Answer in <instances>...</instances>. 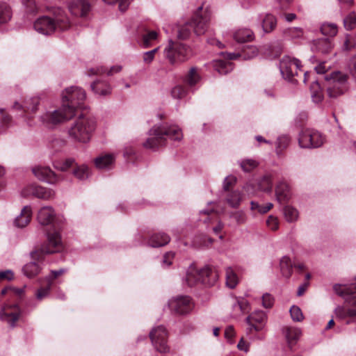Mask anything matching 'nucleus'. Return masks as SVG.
Instances as JSON below:
<instances>
[{
    "label": "nucleus",
    "mask_w": 356,
    "mask_h": 356,
    "mask_svg": "<svg viewBox=\"0 0 356 356\" xmlns=\"http://www.w3.org/2000/svg\"><path fill=\"white\" fill-rule=\"evenodd\" d=\"M210 20V11L207 8L203 10L202 6H200L190 22V26L197 35H201L207 31Z\"/></svg>",
    "instance_id": "nucleus-9"
},
{
    "label": "nucleus",
    "mask_w": 356,
    "mask_h": 356,
    "mask_svg": "<svg viewBox=\"0 0 356 356\" xmlns=\"http://www.w3.org/2000/svg\"><path fill=\"white\" fill-rule=\"evenodd\" d=\"M277 200L280 203L287 202L291 197V192L289 185L284 181L278 183L275 188Z\"/></svg>",
    "instance_id": "nucleus-21"
},
{
    "label": "nucleus",
    "mask_w": 356,
    "mask_h": 356,
    "mask_svg": "<svg viewBox=\"0 0 356 356\" xmlns=\"http://www.w3.org/2000/svg\"><path fill=\"white\" fill-rule=\"evenodd\" d=\"M261 22V26L263 31L266 33L272 32L277 26V19L275 17L271 14H266L265 15L260 17Z\"/></svg>",
    "instance_id": "nucleus-27"
},
{
    "label": "nucleus",
    "mask_w": 356,
    "mask_h": 356,
    "mask_svg": "<svg viewBox=\"0 0 356 356\" xmlns=\"http://www.w3.org/2000/svg\"><path fill=\"white\" fill-rule=\"evenodd\" d=\"M69 10L74 16L86 17L91 10V5L88 0H77L69 5Z\"/></svg>",
    "instance_id": "nucleus-18"
},
{
    "label": "nucleus",
    "mask_w": 356,
    "mask_h": 356,
    "mask_svg": "<svg viewBox=\"0 0 356 356\" xmlns=\"http://www.w3.org/2000/svg\"><path fill=\"white\" fill-rule=\"evenodd\" d=\"M274 299L269 293H265L262 296V305L265 308H270L273 306Z\"/></svg>",
    "instance_id": "nucleus-59"
},
{
    "label": "nucleus",
    "mask_w": 356,
    "mask_h": 356,
    "mask_svg": "<svg viewBox=\"0 0 356 356\" xmlns=\"http://www.w3.org/2000/svg\"><path fill=\"white\" fill-rule=\"evenodd\" d=\"M236 182V178L233 176L227 177L223 181V191L227 193L229 191V188Z\"/></svg>",
    "instance_id": "nucleus-57"
},
{
    "label": "nucleus",
    "mask_w": 356,
    "mask_h": 356,
    "mask_svg": "<svg viewBox=\"0 0 356 356\" xmlns=\"http://www.w3.org/2000/svg\"><path fill=\"white\" fill-rule=\"evenodd\" d=\"M149 138L143 143L145 148L156 149L165 145L166 137L179 141L183 138L181 130L175 125L154 126L149 132Z\"/></svg>",
    "instance_id": "nucleus-3"
},
{
    "label": "nucleus",
    "mask_w": 356,
    "mask_h": 356,
    "mask_svg": "<svg viewBox=\"0 0 356 356\" xmlns=\"http://www.w3.org/2000/svg\"><path fill=\"white\" fill-rule=\"evenodd\" d=\"M154 59V56L149 51L143 54V60L146 64H150Z\"/></svg>",
    "instance_id": "nucleus-63"
},
{
    "label": "nucleus",
    "mask_w": 356,
    "mask_h": 356,
    "mask_svg": "<svg viewBox=\"0 0 356 356\" xmlns=\"http://www.w3.org/2000/svg\"><path fill=\"white\" fill-rule=\"evenodd\" d=\"M149 337L153 346L158 352H170V347L167 344L168 332L165 327L159 325L154 327L149 333Z\"/></svg>",
    "instance_id": "nucleus-11"
},
{
    "label": "nucleus",
    "mask_w": 356,
    "mask_h": 356,
    "mask_svg": "<svg viewBox=\"0 0 356 356\" xmlns=\"http://www.w3.org/2000/svg\"><path fill=\"white\" fill-rule=\"evenodd\" d=\"M86 97L85 91L78 87L66 88L62 94V107L54 112H47L40 117L41 120L47 124H57L71 119L75 111L79 107Z\"/></svg>",
    "instance_id": "nucleus-1"
},
{
    "label": "nucleus",
    "mask_w": 356,
    "mask_h": 356,
    "mask_svg": "<svg viewBox=\"0 0 356 356\" xmlns=\"http://www.w3.org/2000/svg\"><path fill=\"white\" fill-rule=\"evenodd\" d=\"M280 270L284 277L289 278L292 275L293 264L291 259L287 256L281 258L280 262Z\"/></svg>",
    "instance_id": "nucleus-31"
},
{
    "label": "nucleus",
    "mask_w": 356,
    "mask_h": 356,
    "mask_svg": "<svg viewBox=\"0 0 356 356\" xmlns=\"http://www.w3.org/2000/svg\"><path fill=\"white\" fill-rule=\"evenodd\" d=\"M328 81L327 92L330 97H337L347 90V76L340 72H333L325 76Z\"/></svg>",
    "instance_id": "nucleus-8"
},
{
    "label": "nucleus",
    "mask_w": 356,
    "mask_h": 356,
    "mask_svg": "<svg viewBox=\"0 0 356 356\" xmlns=\"http://www.w3.org/2000/svg\"><path fill=\"white\" fill-rule=\"evenodd\" d=\"M10 18V7L6 3H0V24L6 23Z\"/></svg>",
    "instance_id": "nucleus-43"
},
{
    "label": "nucleus",
    "mask_w": 356,
    "mask_h": 356,
    "mask_svg": "<svg viewBox=\"0 0 356 356\" xmlns=\"http://www.w3.org/2000/svg\"><path fill=\"white\" fill-rule=\"evenodd\" d=\"M47 243L40 248L31 252L34 261L29 262L23 267L24 274L28 277L37 275L41 270V266L35 261H40L45 254H53L61 251L63 248L60 234L58 231L47 232Z\"/></svg>",
    "instance_id": "nucleus-2"
},
{
    "label": "nucleus",
    "mask_w": 356,
    "mask_h": 356,
    "mask_svg": "<svg viewBox=\"0 0 356 356\" xmlns=\"http://www.w3.org/2000/svg\"><path fill=\"white\" fill-rule=\"evenodd\" d=\"M333 290L334 292L340 296L346 298L350 296L356 292V285L353 286H347L339 284H336L333 286Z\"/></svg>",
    "instance_id": "nucleus-33"
},
{
    "label": "nucleus",
    "mask_w": 356,
    "mask_h": 356,
    "mask_svg": "<svg viewBox=\"0 0 356 356\" xmlns=\"http://www.w3.org/2000/svg\"><path fill=\"white\" fill-rule=\"evenodd\" d=\"M172 311L178 314H185L191 312L193 307L191 299L188 296H179L171 299L168 302Z\"/></svg>",
    "instance_id": "nucleus-14"
},
{
    "label": "nucleus",
    "mask_w": 356,
    "mask_h": 356,
    "mask_svg": "<svg viewBox=\"0 0 356 356\" xmlns=\"http://www.w3.org/2000/svg\"><path fill=\"white\" fill-rule=\"evenodd\" d=\"M282 332L285 336L287 343L290 349L294 346L299 340L302 332L300 329L292 327H284L282 329Z\"/></svg>",
    "instance_id": "nucleus-20"
},
{
    "label": "nucleus",
    "mask_w": 356,
    "mask_h": 356,
    "mask_svg": "<svg viewBox=\"0 0 356 356\" xmlns=\"http://www.w3.org/2000/svg\"><path fill=\"white\" fill-rule=\"evenodd\" d=\"M267 321L266 314L262 311H256L248 316L245 321L248 325L246 329V334H250L253 330L260 332L264 330Z\"/></svg>",
    "instance_id": "nucleus-12"
},
{
    "label": "nucleus",
    "mask_w": 356,
    "mask_h": 356,
    "mask_svg": "<svg viewBox=\"0 0 356 356\" xmlns=\"http://www.w3.org/2000/svg\"><path fill=\"white\" fill-rule=\"evenodd\" d=\"M33 173L40 180L50 184L59 182L62 178L56 175L49 168L38 166L33 168Z\"/></svg>",
    "instance_id": "nucleus-16"
},
{
    "label": "nucleus",
    "mask_w": 356,
    "mask_h": 356,
    "mask_svg": "<svg viewBox=\"0 0 356 356\" xmlns=\"http://www.w3.org/2000/svg\"><path fill=\"white\" fill-rule=\"evenodd\" d=\"M229 217L234 218L239 225L245 223L247 219L245 213L241 210L230 213Z\"/></svg>",
    "instance_id": "nucleus-52"
},
{
    "label": "nucleus",
    "mask_w": 356,
    "mask_h": 356,
    "mask_svg": "<svg viewBox=\"0 0 356 356\" xmlns=\"http://www.w3.org/2000/svg\"><path fill=\"white\" fill-rule=\"evenodd\" d=\"M115 156L113 154H104L95 159V166L99 169L108 168L114 162Z\"/></svg>",
    "instance_id": "nucleus-30"
},
{
    "label": "nucleus",
    "mask_w": 356,
    "mask_h": 356,
    "mask_svg": "<svg viewBox=\"0 0 356 356\" xmlns=\"http://www.w3.org/2000/svg\"><path fill=\"white\" fill-rule=\"evenodd\" d=\"M56 218V213L51 207H42L38 213V221L42 225H49L53 224Z\"/></svg>",
    "instance_id": "nucleus-19"
},
{
    "label": "nucleus",
    "mask_w": 356,
    "mask_h": 356,
    "mask_svg": "<svg viewBox=\"0 0 356 356\" xmlns=\"http://www.w3.org/2000/svg\"><path fill=\"white\" fill-rule=\"evenodd\" d=\"M258 163L253 159H245L240 162V166L244 172H250L257 168Z\"/></svg>",
    "instance_id": "nucleus-47"
},
{
    "label": "nucleus",
    "mask_w": 356,
    "mask_h": 356,
    "mask_svg": "<svg viewBox=\"0 0 356 356\" xmlns=\"http://www.w3.org/2000/svg\"><path fill=\"white\" fill-rule=\"evenodd\" d=\"M285 36L292 40L300 38L302 36V30L298 27L287 29L284 32Z\"/></svg>",
    "instance_id": "nucleus-50"
},
{
    "label": "nucleus",
    "mask_w": 356,
    "mask_h": 356,
    "mask_svg": "<svg viewBox=\"0 0 356 356\" xmlns=\"http://www.w3.org/2000/svg\"><path fill=\"white\" fill-rule=\"evenodd\" d=\"M226 284L228 287L234 289L238 284V279L231 267H227L225 270Z\"/></svg>",
    "instance_id": "nucleus-36"
},
{
    "label": "nucleus",
    "mask_w": 356,
    "mask_h": 356,
    "mask_svg": "<svg viewBox=\"0 0 356 356\" xmlns=\"http://www.w3.org/2000/svg\"><path fill=\"white\" fill-rule=\"evenodd\" d=\"M95 125V121L92 118L81 116L69 129L68 134L72 138L76 141L87 143L90 139Z\"/></svg>",
    "instance_id": "nucleus-5"
},
{
    "label": "nucleus",
    "mask_w": 356,
    "mask_h": 356,
    "mask_svg": "<svg viewBox=\"0 0 356 356\" xmlns=\"http://www.w3.org/2000/svg\"><path fill=\"white\" fill-rule=\"evenodd\" d=\"M51 287V282H48L47 285L44 287H41L39 289L36 293V297L38 300H42L43 298L47 297L49 294L50 290Z\"/></svg>",
    "instance_id": "nucleus-55"
},
{
    "label": "nucleus",
    "mask_w": 356,
    "mask_h": 356,
    "mask_svg": "<svg viewBox=\"0 0 356 356\" xmlns=\"http://www.w3.org/2000/svg\"><path fill=\"white\" fill-rule=\"evenodd\" d=\"M311 48L314 52L327 54L331 51L332 44L329 39L321 38L314 40Z\"/></svg>",
    "instance_id": "nucleus-22"
},
{
    "label": "nucleus",
    "mask_w": 356,
    "mask_h": 356,
    "mask_svg": "<svg viewBox=\"0 0 356 356\" xmlns=\"http://www.w3.org/2000/svg\"><path fill=\"white\" fill-rule=\"evenodd\" d=\"M298 142L302 148H316L323 145L324 138L316 130L305 129L299 134Z\"/></svg>",
    "instance_id": "nucleus-10"
},
{
    "label": "nucleus",
    "mask_w": 356,
    "mask_h": 356,
    "mask_svg": "<svg viewBox=\"0 0 356 356\" xmlns=\"http://www.w3.org/2000/svg\"><path fill=\"white\" fill-rule=\"evenodd\" d=\"M300 69V62L298 60L291 58L286 56H284L280 63V70L285 79H291L298 75V70Z\"/></svg>",
    "instance_id": "nucleus-13"
},
{
    "label": "nucleus",
    "mask_w": 356,
    "mask_h": 356,
    "mask_svg": "<svg viewBox=\"0 0 356 356\" xmlns=\"http://www.w3.org/2000/svg\"><path fill=\"white\" fill-rule=\"evenodd\" d=\"M70 26V23L68 18L61 15L54 19L42 16L39 17L34 23L35 30L43 35H50L57 29L66 30Z\"/></svg>",
    "instance_id": "nucleus-4"
},
{
    "label": "nucleus",
    "mask_w": 356,
    "mask_h": 356,
    "mask_svg": "<svg viewBox=\"0 0 356 356\" xmlns=\"http://www.w3.org/2000/svg\"><path fill=\"white\" fill-rule=\"evenodd\" d=\"M335 314L341 319H345L348 317L353 318L356 316V307L346 308L339 306L335 309Z\"/></svg>",
    "instance_id": "nucleus-34"
},
{
    "label": "nucleus",
    "mask_w": 356,
    "mask_h": 356,
    "mask_svg": "<svg viewBox=\"0 0 356 356\" xmlns=\"http://www.w3.org/2000/svg\"><path fill=\"white\" fill-rule=\"evenodd\" d=\"M19 314L20 311L17 305H6L0 311V319L13 327L18 321Z\"/></svg>",
    "instance_id": "nucleus-17"
},
{
    "label": "nucleus",
    "mask_w": 356,
    "mask_h": 356,
    "mask_svg": "<svg viewBox=\"0 0 356 356\" xmlns=\"http://www.w3.org/2000/svg\"><path fill=\"white\" fill-rule=\"evenodd\" d=\"M258 54V50L255 47H250L245 49L241 54L235 53L227 54V58L229 60H234L238 57L243 56L244 59H251L255 57Z\"/></svg>",
    "instance_id": "nucleus-32"
},
{
    "label": "nucleus",
    "mask_w": 356,
    "mask_h": 356,
    "mask_svg": "<svg viewBox=\"0 0 356 356\" xmlns=\"http://www.w3.org/2000/svg\"><path fill=\"white\" fill-rule=\"evenodd\" d=\"M214 67L220 74H226L233 69L232 63L223 60H217L214 64Z\"/></svg>",
    "instance_id": "nucleus-37"
},
{
    "label": "nucleus",
    "mask_w": 356,
    "mask_h": 356,
    "mask_svg": "<svg viewBox=\"0 0 356 356\" xmlns=\"http://www.w3.org/2000/svg\"><path fill=\"white\" fill-rule=\"evenodd\" d=\"M289 312L293 321L300 322L303 320L304 316L299 307L293 305Z\"/></svg>",
    "instance_id": "nucleus-49"
},
{
    "label": "nucleus",
    "mask_w": 356,
    "mask_h": 356,
    "mask_svg": "<svg viewBox=\"0 0 356 356\" xmlns=\"http://www.w3.org/2000/svg\"><path fill=\"white\" fill-rule=\"evenodd\" d=\"M344 27L347 30H352L356 26V15L355 13H350L343 19Z\"/></svg>",
    "instance_id": "nucleus-51"
},
{
    "label": "nucleus",
    "mask_w": 356,
    "mask_h": 356,
    "mask_svg": "<svg viewBox=\"0 0 356 356\" xmlns=\"http://www.w3.org/2000/svg\"><path fill=\"white\" fill-rule=\"evenodd\" d=\"M267 226L273 231L278 229V220L273 216H270L266 220Z\"/></svg>",
    "instance_id": "nucleus-58"
},
{
    "label": "nucleus",
    "mask_w": 356,
    "mask_h": 356,
    "mask_svg": "<svg viewBox=\"0 0 356 356\" xmlns=\"http://www.w3.org/2000/svg\"><path fill=\"white\" fill-rule=\"evenodd\" d=\"M218 279L217 270L209 266L196 270L191 268L187 273L186 282L189 286H193L197 282H201L207 286H212Z\"/></svg>",
    "instance_id": "nucleus-6"
},
{
    "label": "nucleus",
    "mask_w": 356,
    "mask_h": 356,
    "mask_svg": "<svg viewBox=\"0 0 356 356\" xmlns=\"http://www.w3.org/2000/svg\"><path fill=\"white\" fill-rule=\"evenodd\" d=\"M13 277V273L10 270H7L5 271H2L0 273V279L1 280H10Z\"/></svg>",
    "instance_id": "nucleus-64"
},
{
    "label": "nucleus",
    "mask_w": 356,
    "mask_h": 356,
    "mask_svg": "<svg viewBox=\"0 0 356 356\" xmlns=\"http://www.w3.org/2000/svg\"><path fill=\"white\" fill-rule=\"evenodd\" d=\"M175 257V253L172 252H166L163 258L162 264L163 266H169L171 265L173 258Z\"/></svg>",
    "instance_id": "nucleus-61"
},
{
    "label": "nucleus",
    "mask_w": 356,
    "mask_h": 356,
    "mask_svg": "<svg viewBox=\"0 0 356 356\" xmlns=\"http://www.w3.org/2000/svg\"><path fill=\"white\" fill-rule=\"evenodd\" d=\"M32 217V209L30 206H25L21 213L15 218V225L18 227H26L31 221Z\"/></svg>",
    "instance_id": "nucleus-23"
},
{
    "label": "nucleus",
    "mask_w": 356,
    "mask_h": 356,
    "mask_svg": "<svg viewBox=\"0 0 356 356\" xmlns=\"http://www.w3.org/2000/svg\"><path fill=\"white\" fill-rule=\"evenodd\" d=\"M39 104V99L38 97H29L24 100V105L19 104L17 102H15L13 104V108L22 109L24 112L31 111L35 112L37 110V107Z\"/></svg>",
    "instance_id": "nucleus-25"
},
{
    "label": "nucleus",
    "mask_w": 356,
    "mask_h": 356,
    "mask_svg": "<svg viewBox=\"0 0 356 356\" xmlns=\"http://www.w3.org/2000/svg\"><path fill=\"white\" fill-rule=\"evenodd\" d=\"M92 90L99 96H106L111 92V86L104 81L97 80L91 84Z\"/></svg>",
    "instance_id": "nucleus-24"
},
{
    "label": "nucleus",
    "mask_w": 356,
    "mask_h": 356,
    "mask_svg": "<svg viewBox=\"0 0 356 356\" xmlns=\"http://www.w3.org/2000/svg\"><path fill=\"white\" fill-rule=\"evenodd\" d=\"M191 28L190 22L181 26L178 31L177 37L181 40L187 39L191 34Z\"/></svg>",
    "instance_id": "nucleus-54"
},
{
    "label": "nucleus",
    "mask_w": 356,
    "mask_h": 356,
    "mask_svg": "<svg viewBox=\"0 0 356 356\" xmlns=\"http://www.w3.org/2000/svg\"><path fill=\"white\" fill-rule=\"evenodd\" d=\"M170 241L169 236L164 233H158L152 235L149 239V245L154 248L167 245Z\"/></svg>",
    "instance_id": "nucleus-29"
},
{
    "label": "nucleus",
    "mask_w": 356,
    "mask_h": 356,
    "mask_svg": "<svg viewBox=\"0 0 356 356\" xmlns=\"http://www.w3.org/2000/svg\"><path fill=\"white\" fill-rule=\"evenodd\" d=\"M200 76L197 69L195 67H191L186 77V82L187 84L190 86H193L200 81Z\"/></svg>",
    "instance_id": "nucleus-41"
},
{
    "label": "nucleus",
    "mask_w": 356,
    "mask_h": 356,
    "mask_svg": "<svg viewBox=\"0 0 356 356\" xmlns=\"http://www.w3.org/2000/svg\"><path fill=\"white\" fill-rule=\"evenodd\" d=\"M243 194L238 190L226 193L225 201L232 208H238L242 201Z\"/></svg>",
    "instance_id": "nucleus-28"
},
{
    "label": "nucleus",
    "mask_w": 356,
    "mask_h": 356,
    "mask_svg": "<svg viewBox=\"0 0 356 356\" xmlns=\"http://www.w3.org/2000/svg\"><path fill=\"white\" fill-rule=\"evenodd\" d=\"M172 96L176 99H181L185 97L186 90L181 86H175L171 91Z\"/></svg>",
    "instance_id": "nucleus-56"
},
{
    "label": "nucleus",
    "mask_w": 356,
    "mask_h": 356,
    "mask_svg": "<svg viewBox=\"0 0 356 356\" xmlns=\"http://www.w3.org/2000/svg\"><path fill=\"white\" fill-rule=\"evenodd\" d=\"M273 183L270 177L265 176L259 182V188L264 191H270L272 189Z\"/></svg>",
    "instance_id": "nucleus-53"
},
{
    "label": "nucleus",
    "mask_w": 356,
    "mask_h": 356,
    "mask_svg": "<svg viewBox=\"0 0 356 356\" xmlns=\"http://www.w3.org/2000/svg\"><path fill=\"white\" fill-rule=\"evenodd\" d=\"M65 272V270L63 269V268L58 270H51V275L47 277V282H51V284H52L53 280L54 279H56L57 277H58L59 275L64 273Z\"/></svg>",
    "instance_id": "nucleus-62"
},
{
    "label": "nucleus",
    "mask_w": 356,
    "mask_h": 356,
    "mask_svg": "<svg viewBox=\"0 0 356 356\" xmlns=\"http://www.w3.org/2000/svg\"><path fill=\"white\" fill-rule=\"evenodd\" d=\"M26 13L34 14L38 11V6L35 0H21Z\"/></svg>",
    "instance_id": "nucleus-45"
},
{
    "label": "nucleus",
    "mask_w": 356,
    "mask_h": 356,
    "mask_svg": "<svg viewBox=\"0 0 356 356\" xmlns=\"http://www.w3.org/2000/svg\"><path fill=\"white\" fill-rule=\"evenodd\" d=\"M73 174L79 179H85L89 175L88 168L84 165L79 166L74 170Z\"/></svg>",
    "instance_id": "nucleus-48"
},
{
    "label": "nucleus",
    "mask_w": 356,
    "mask_h": 356,
    "mask_svg": "<svg viewBox=\"0 0 356 356\" xmlns=\"http://www.w3.org/2000/svg\"><path fill=\"white\" fill-rule=\"evenodd\" d=\"M321 31L322 34L330 37H333L337 33V26L334 24L324 23L321 26Z\"/></svg>",
    "instance_id": "nucleus-39"
},
{
    "label": "nucleus",
    "mask_w": 356,
    "mask_h": 356,
    "mask_svg": "<svg viewBox=\"0 0 356 356\" xmlns=\"http://www.w3.org/2000/svg\"><path fill=\"white\" fill-rule=\"evenodd\" d=\"M74 163V159L72 158H69L65 159V161H55L54 163V167L60 171L65 172L70 168H71Z\"/></svg>",
    "instance_id": "nucleus-40"
},
{
    "label": "nucleus",
    "mask_w": 356,
    "mask_h": 356,
    "mask_svg": "<svg viewBox=\"0 0 356 356\" xmlns=\"http://www.w3.org/2000/svg\"><path fill=\"white\" fill-rule=\"evenodd\" d=\"M163 54L169 63L174 65L188 60L191 55V49L184 44L170 40Z\"/></svg>",
    "instance_id": "nucleus-7"
},
{
    "label": "nucleus",
    "mask_w": 356,
    "mask_h": 356,
    "mask_svg": "<svg viewBox=\"0 0 356 356\" xmlns=\"http://www.w3.org/2000/svg\"><path fill=\"white\" fill-rule=\"evenodd\" d=\"M250 205L251 210H257L259 213L262 214L267 213L273 207V204L270 202H268L265 205H260L259 204L254 201H252L250 202Z\"/></svg>",
    "instance_id": "nucleus-46"
},
{
    "label": "nucleus",
    "mask_w": 356,
    "mask_h": 356,
    "mask_svg": "<svg viewBox=\"0 0 356 356\" xmlns=\"http://www.w3.org/2000/svg\"><path fill=\"white\" fill-rule=\"evenodd\" d=\"M121 69H122L121 66L117 65V66L111 67L108 71H106L104 67H98L91 68L88 71V74L89 76H91V75H95V74H102L106 73L107 75L111 76L115 73L120 72Z\"/></svg>",
    "instance_id": "nucleus-35"
},
{
    "label": "nucleus",
    "mask_w": 356,
    "mask_h": 356,
    "mask_svg": "<svg viewBox=\"0 0 356 356\" xmlns=\"http://www.w3.org/2000/svg\"><path fill=\"white\" fill-rule=\"evenodd\" d=\"M284 215L286 221L292 222L298 218V211L293 207L286 206L284 209Z\"/></svg>",
    "instance_id": "nucleus-42"
},
{
    "label": "nucleus",
    "mask_w": 356,
    "mask_h": 356,
    "mask_svg": "<svg viewBox=\"0 0 356 356\" xmlns=\"http://www.w3.org/2000/svg\"><path fill=\"white\" fill-rule=\"evenodd\" d=\"M356 45V42L353 37L350 35H347L346 36V40L343 43V47L346 50L351 49L355 47Z\"/></svg>",
    "instance_id": "nucleus-60"
},
{
    "label": "nucleus",
    "mask_w": 356,
    "mask_h": 356,
    "mask_svg": "<svg viewBox=\"0 0 356 356\" xmlns=\"http://www.w3.org/2000/svg\"><path fill=\"white\" fill-rule=\"evenodd\" d=\"M157 36L158 33L156 31H147L143 35L142 46L144 48L149 47L152 44V42L156 40Z\"/></svg>",
    "instance_id": "nucleus-38"
},
{
    "label": "nucleus",
    "mask_w": 356,
    "mask_h": 356,
    "mask_svg": "<svg viewBox=\"0 0 356 356\" xmlns=\"http://www.w3.org/2000/svg\"><path fill=\"white\" fill-rule=\"evenodd\" d=\"M22 194L24 197L32 195L35 197L49 200L54 198L56 193L51 188L32 185L24 189L22 191Z\"/></svg>",
    "instance_id": "nucleus-15"
},
{
    "label": "nucleus",
    "mask_w": 356,
    "mask_h": 356,
    "mask_svg": "<svg viewBox=\"0 0 356 356\" xmlns=\"http://www.w3.org/2000/svg\"><path fill=\"white\" fill-rule=\"evenodd\" d=\"M233 38L238 42H248L254 40V35L249 29H238L234 33Z\"/></svg>",
    "instance_id": "nucleus-26"
},
{
    "label": "nucleus",
    "mask_w": 356,
    "mask_h": 356,
    "mask_svg": "<svg viewBox=\"0 0 356 356\" xmlns=\"http://www.w3.org/2000/svg\"><path fill=\"white\" fill-rule=\"evenodd\" d=\"M312 97L313 101L316 103L321 102L323 95L321 94L320 86L318 81H314L311 86Z\"/></svg>",
    "instance_id": "nucleus-44"
}]
</instances>
